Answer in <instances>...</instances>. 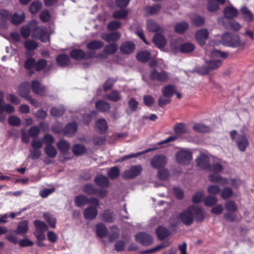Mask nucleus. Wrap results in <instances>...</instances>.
<instances>
[{"mask_svg": "<svg viewBox=\"0 0 254 254\" xmlns=\"http://www.w3.org/2000/svg\"><path fill=\"white\" fill-rule=\"evenodd\" d=\"M194 218L197 222H202L205 218L204 212L202 208L191 205L181 212L178 215L176 221L173 222L172 218L170 221L172 226L177 225L180 222H182L185 225L190 226L192 224Z\"/></svg>", "mask_w": 254, "mask_h": 254, "instance_id": "1", "label": "nucleus"}, {"mask_svg": "<svg viewBox=\"0 0 254 254\" xmlns=\"http://www.w3.org/2000/svg\"><path fill=\"white\" fill-rule=\"evenodd\" d=\"M206 54L211 59L206 61L203 65L197 68V72L201 74H206L210 71L218 68L222 64V60H220L219 58H226L227 57L226 53L222 52L217 50H214L211 52L207 50Z\"/></svg>", "mask_w": 254, "mask_h": 254, "instance_id": "2", "label": "nucleus"}, {"mask_svg": "<svg viewBox=\"0 0 254 254\" xmlns=\"http://www.w3.org/2000/svg\"><path fill=\"white\" fill-rule=\"evenodd\" d=\"M222 43L224 46L234 47H243L246 45V40L241 39L237 35L227 33L223 35L221 39Z\"/></svg>", "mask_w": 254, "mask_h": 254, "instance_id": "3", "label": "nucleus"}, {"mask_svg": "<svg viewBox=\"0 0 254 254\" xmlns=\"http://www.w3.org/2000/svg\"><path fill=\"white\" fill-rule=\"evenodd\" d=\"M163 97L160 98V107L166 105L171 102L170 98L176 92V88L173 85H168L162 89Z\"/></svg>", "mask_w": 254, "mask_h": 254, "instance_id": "4", "label": "nucleus"}, {"mask_svg": "<svg viewBox=\"0 0 254 254\" xmlns=\"http://www.w3.org/2000/svg\"><path fill=\"white\" fill-rule=\"evenodd\" d=\"M192 159V153L187 149H182L176 154V161L180 165H188L190 164Z\"/></svg>", "mask_w": 254, "mask_h": 254, "instance_id": "5", "label": "nucleus"}, {"mask_svg": "<svg viewBox=\"0 0 254 254\" xmlns=\"http://www.w3.org/2000/svg\"><path fill=\"white\" fill-rule=\"evenodd\" d=\"M32 37L40 40L43 43H47L50 41L46 28L43 26H35L32 30Z\"/></svg>", "mask_w": 254, "mask_h": 254, "instance_id": "6", "label": "nucleus"}, {"mask_svg": "<svg viewBox=\"0 0 254 254\" xmlns=\"http://www.w3.org/2000/svg\"><path fill=\"white\" fill-rule=\"evenodd\" d=\"M142 171V167L140 165H135L130 167V168L124 172L123 174V177L125 179H133L139 175Z\"/></svg>", "mask_w": 254, "mask_h": 254, "instance_id": "7", "label": "nucleus"}, {"mask_svg": "<svg viewBox=\"0 0 254 254\" xmlns=\"http://www.w3.org/2000/svg\"><path fill=\"white\" fill-rule=\"evenodd\" d=\"M135 240L143 246H149L153 243L152 236L145 232H140L135 236Z\"/></svg>", "mask_w": 254, "mask_h": 254, "instance_id": "8", "label": "nucleus"}, {"mask_svg": "<svg viewBox=\"0 0 254 254\" xmlns=\"http://www.w3.org/2000/svg\"><path fill=\"white\" fill-rule=\"evenodd\" d=\"M147 28L149 31L156 32L153 38V42L156 47L159 48V25L153 20H148L147 21Z\"/></svg>", "mask_w": 254, "mask_h": 254, "instance_id": "9", "label": "nucleus"}, {"mask_svg": "<svg viewBox=\"0 0 254 254\" xmlns=\"http://www.w3.org/2000/svg\"><path fill=\"white\" fill-rule=\"evenodd\" d=\"M169 234V231L167 228L160 226V249L170 245L171 242L167 238Z\"/></svg>", "mask_w": 254, "mask_h": 254, "instance_id": "10", "label": "nucleus"}, {"mask_svg": "<svg viewBox=\"0 0 254 254\" xmlns=\"http://www.w3.org/2000/svg\"><path fill=\"white\" fill-rule=\"evenodd\" d=\"M30 91V84L28 82L25 81L20 84L18 88V95L27 100L32 103V99L29 95Z\"/></svg>", "mask_w": 254, "mask_h": 254, "instance_id": "11", "label": "nucleus"}, {"mask_svg": "<svg viewBox=\"0 0 254 254\" xmlns=\"http://www.w3.org/2000/svg\"><path fill=\"white\" fill-rule=\"evenodd\" d=\"M196 162L198 167L202 169L208 170L209 166V157L204 153H200L196 159Z\"/></svg>", "mask_w": 254, "mask_h": 254, "instance_id": "12", "label": "nucleus"}, {"mask_svg": "<svg viewBox=\"0 0 254 254\" xmlns=\"http://www.w3.org/2000/svg\"><path fill=\"white\" fill-rule=\"evenodd\" d=\"M208 36L209 32L208 30L206 28H202L196 32V40L199 45L203 46L205 44Z\"/></svg>", "mask_w": 254, "mask_h": 254, "instance_id": "13", "label": "nucleus"}, {"mask_svg": "<svg viewBox=\"0 0 254 254\" xmlns=\"http://www.w3.org/2000/svg\"><path fill=\"white\" fill-rule=\"evenodd\" d=\"M77 130V124L75 122L69 123L63 128V134L68 137L75 135Z\"/></svg>", "mask_w": 254, "mask_h": 254, "instance_id": "14", "label": "nucleus"}, {"mask_svg": "<svg viewBox=\"0 0 254 254\" xmlns=\"http://www.w3.org/2000/svg\"><path fill=\"white\" fill-rule=\"evenodd\" d=\"M135 45L131 41H126L123 43L120 48V52L123 54L129 55L133 53Z\"/></svg>", "mask_w": 254, "mask_h": 254, "instance_id": "15", "label": "nucleus"}, {"mask_svg": "<svg viewBox=\"0 0 254 254\" xmlns=\"http://www.w3.org/2000/svg\"><path fill=\"white\" fill-rule=\"evenodd\" d=\"M37 24L38 23L36 20H32L29 21L27 25L22 26L20 28L21 36L25 39L28 38L30 35L31 28L37 25Z\"/></svg>", "mask_w": 254, "mask_h": 254, "instance_id": "16", "label": "nucleus"}, {"mask_svg": "<svg viewBox=\"0 0 254 254\" xmlns=\"http://www.w3.org/2000/svg\"><path fill=\"white\" fill-rule=\"evenodd\" d=\"M83 214L85 219L91 220L97 217L98 210L95 206H89L84 209Z\"/></svg>", "mask_w": 254, "mask_h": 254, "instance_id": "17", "label": "nucleus"}, {"mask_svg": "<svg viewBox=\"0 0 254 254\" xmlns=\"http://www.w3.org/2000/svg\"><path fill=\"white\" fill-rule=\"evenodd\" d=\"M58 65L61 67L68 66L70 63V57L65 54L58 55L56 58Z\"/></svg>", "mask_w": 254, "mask_h": 254, "instance_id": "18", "label": "nucleus"}, {"mask_svg": "<svg viewBox=\"0 0 254 254\" xmlns=\"http://www.w3.org/2000/svg\"><path fill=\"white\" fill-rule=\"evenodd\" d=\"M101 220L106 223H112L115 220V215L110 209H107L101 214Z\"/></svg>", "mask_w": 254, "mask_h": 254, "instance_id": "19", "label": "nucleus"}, {"mask_svg": "<svg viewBox=\"0 0 254 254\" xmlns=\"http://www.w3.org/2000/svg\"><path fill=\"white\" fill-rule=\"evenodd\" d=\"M32 89L34 93L39 95H43L46 92V87L42 86L37 80H33L31 83Z\"/></svg>", "mask_w": 254, "mask_h": 254, "instance_id": "20", "label": "nucleus"}, {"mask_svg": "<svg viewBox=\"0 0 254 254\" xmlns=\"http://www.w3.org/2000/svg\"><path fill=\"white\" fill-rule=\"evenodd\" d=\"M95 184L102 188H107L109 184L108 178L102 174L96 176L94 179Z\"/></svg>", "mask_w": 254, "mask_h": 254, "instance_id": "21", "label": "nucleus"}, {"mask_svg": "<svg viewBox=\"0 0 254 254\" xmlns=\"http://www.w3.org/2000/svg\"><path fill=\"white\" fill-rule=\"evenodd\" d=\"M103 40L106 42H117L121 38V34L119 32H114L110 33L103 34L101 35Z\"/></svg>", "mask_w": 254, "mask_h": 254, "instance_id": "22", "label": "nucleus"}, {"mask_svg": "<svg viewBox=\"0 0 254 254\" xmlns=\"http://www.w3.org/2000/svg\"><path fill=\"white\" fill-rule=\"evenodd\" d=\"M95 107L97 110L103 113L107 112L111 109L110 104L103 100L97 101Z\"/></svg>", "mask_w": 254, "mask_h": 254, "instance_id": "23", "label": "nucleus"}, {"mask_svg": "<svg viewBox=\"0 0 254 254\" xmlns=\"http://www.w3.org/2000/svg\"><path fill=\"white\" fill-rule=\"evenodd\" d=\"M236 142L238 148L241 151H244L249 145V142L246 136L243 134L238 135Z\"/></svg>", "mask_w": 254, "mask_h": 254, "instance_id": "24", "label": "nucleus"}, {"mask_svg": "<svg viewBox=\"0 0 254 254\" xmlns=\"http://www.w3.org/2000/svg\"><path fill=\"white\" fill-rule=\"evenodd\" d=\"M210 182L212 183H220L221 185H225L229 183V181L225 178H223L218 174H212L208 176Z\"/></svg>", "mask_w": 254, "mask_h": 254, "instance_id": "25", "label": "nucleus"}, {"mask_svg": "<svg viewBox=\"0 0 254 254\" xmlns=\"http://www.w3.org/2000/svg\"><path fill=\"white\" fill-rule=\"evenodd\" d=\"M155 149H157V148H148V149H147L145 150H143V151H142L141 152H138L137 153H132V154H129V155H125V156H123L122 157L119 158L117 161V162H122L123 161H124L125 160H127V159H131V158H134V157H136L140 155H143V154H144L146 153H148L149 152H150L153 150H154Z\"/></svg>", "mask_w": 254, "mask_h": 254, "instance_id": "26", "label": "nucleus"}, {"mask_svg": "<svg viewBox=\"0 0 254 254\" xmlns=\"http://www.w3.org/2000/svg\"><path fill=\"white\" fill-rule=\"evenodd\" d=\"M96 234L101 238L105 237L108 234V230L104 224L99 223L96 225Z\"/></svg>", "mask_w": 254, "mask_h": 254, "instance_id": "27", "label": "nucleus"}, {"mask_svg": "<svg viewBox=\"0 0 254 254\" xmlns=\"http://www.w3.org/2000/svg\"><path fill=\"white\" fill-rule=\"evenodd\" d=\"M57 147L63 154H66L70 149V145L66 140L61 139L57 143Z\"/></svg>", "mask_w": 254, "mask_h": 254, "instance_id": "28", "label": "nucleus"}, {"mask_svg": "<svg viewBox=\"0 0 254 254\" xmlns=\"http://www.w3.org/2000/svg\"><path fill=\"white\" fill-rule=\"evenodd\" d=\"M69 56L76 61H80L84 59V52L80 49H74L70 52Z\"/></svg>", "mask_w": 254, "mask_h": 254, "instance_id": "29", "label": "nucleus"}, {"mask_svg": "<svg viewBox=\"0 0 254 254\" xmlns=\"http://www.w3.org/2000/svg\"><path fill=\"white\" fill-rule=\"evenodd\" d=\"M104 42L99 40H92L86 44V48L89 50H99L103 47Z\"/></svg>", "mask_w": 254, "mask_h": 254, "instance_id": "30", "label": "nucleus"}, {"mask_svg": "<svg viewBox=\"0 0 254 254\" xmlns=\"http://www.w3.org/2000/svg\"><path fill=\"white\" fill-rule=\"evenodd\" d=\"M28 231V223L26 220H23L19 222L17 225L15 232L18 235L26 234Z\"/></svg>", "mask_w": 254, "mask_h": 254, "instance_id": "31", "label": "nucleus"}, {"mask_svg": "<svg viewBox=\"0 0 254 254\" xmlns=\"http://www.w3.org/2000/svg\"><path fill=\"white\" fill-rule=\"evenodd\" d=\"M97 188L91 183H87L82 187V191L86 194L92 195L97 193Z\"/></svg>", "mask_w": 254, "mask_h": 254, "instance_id": "32", "label": "nucleus"}, {"mask_svg": "<svg viewBox=\"0 0 254 254\" xmlns=\"http://www.w3.org/2000/svg\"><path fill=\"white\" fill-rule=\"evenodd\" d=\"M96 127L98 128V131L101 134L105 133L108 129L107 123L104 119L97 120L96 123Z\"/></svg>", "mask_w": 254, "mask_h": 254, "instance_id": "33", "label": "nucleus"}, {"mask_svg": "<svg viewBox=\"0 0 254 254\" xmlns=\"http://www.w3.org/2000/svg\"><path fill=\"white\" fill-rule=\"evenodd\" d=\"M74 202L76 206L81 207L84 204H88V198L83 194L78 195L75 197Z\"/></svg>", "mask_w": 254, "mask_h": 254, "instance_id": "34", "label": "nucleus"}, {"mask_svg": "<svg viewBox=\"0 0 254 254\" xmlns=\"http://www.w3.org/2000/svg\"><path fill=\"white\" fill-rule=\"evenodd\" d=\"M118 49V45L116 43H112L105 46L103 52L106 55H111L115 54Z\"/></svg>", "mask_w": 254, "mask_h": 254, "instance_id": "35", "label": "nucleus"}, {"mask_svg": "<svg viewBox=\"0 0 254 254\" xmlns=\"http://www.w3.org/2000/svg\"><path fill=\"white\" fill-rule=\"evenodd\" d=\"M241 14L246 21L251 22L254 20V15L251 11L246 6H244L240 9Z\"/></svg>", "mask_w": 254, "mask_h": 254, "instance_id": "36", "label": "nucleus"}, {"mask_svg": "<svg viewBox=\"0 0 254 254\" xmlns=\"http://www.w3.org/2000/svg\"><path fill=\"white\" fill-rule=\"evenodd\" d=\"M86 149L84 145L80 144H75L72 148V151L77 156L83 155L85 153Z\"/></svg>", "mask_w": 254, "mask_h": 254, "instance_id": "37", "label": "nucleus"}, {"mask_svg": "<svg viewBox=\"0 0 254 254\" xmlns=\"http://www.w3.org/2000/svg\"><path fill=\"white\" fill-rule=\"evenodd\" d=\"M136 59L142 63L148 62L150 58V54L147 51L139 52L136 56Z\"/></svg>", "mask_w": 254, "mask_h": 254, "instance_id": "38", "label": "nucleus"}, {"mask_svg": "<svg viewBox=\"0 0 254 254\" xmlns=\"http://www.w3.org/2000/svg\"><path fill=\"white\" fill-rule=\"evenodd\" d=\"M42 3L38 0L33 1L30 5L29 10L31 13H37L42 8Z\"/></svg>", "mask_w": 254, "mask_h": 254, "instance_id": "39", "label": "nucleus"}, {"mask_svg": "<svg viewBox=\"0 0 254 254\" xmlns=\"http://www.w3.org/2000/svg\"><path fill=\"white\" fill-rule=\"evenodd\" d=\"M225 16L227 18H232L237 15L238 11L232 6L226 7L224 10Z\"/></svg>", "mask_w": 254, "mask_h": 254, "instance_id": "40", "label": "nucleus"}, {"mask_svg": "<svg viewBox=\"0 0 254 254\" xmlns=\"http://www.w3.org/2000/svg\"><path fill=\"white\" fill-rule=\"evenodd\" d=\"M128 11L124 8L115 11L113 13V17L115 19H125L128 15Z\"/></svg>", "mask_w": 254, "mask_h": 254, "instance_id": "41", "label": "nucleus"}, {"mask_svg": "<svg viewBox=\"0 0 254 254\" xmlns=\"http://www.w3.org/2000/svg\"><path fill=\"white\" fill-rule=\"evenodd\" d=\"M46 155L50 158H55L57 154L56 148L51 144H47L45 147Z\"/></svg>", "mask_w": 254, "mask_h": 254, "instance_id": "42", "label": "nucleus"}, {"mask_svg": "<svg viewBox=\"0 0 254 254\" xmlns=\"http://www.w3.org/2000/svg\"><path fill=\"white\" fill-rule=\"evenodd\" d=\"M179 50L182 53H190L194 50V46L190 43H185L180 45Z\"/></svg>", "mask_w": 254, "mask_h": 254, "instance_id": "43", "label": "nucleus"}, {"mask_svg": "<svg viewBox=\"0 0 254 254\" xmlns=\"http://www.w3.org/2000/svg\"><path fill=\"white\" fill-rule=\"evenodd\" d=\"M34 225L37 232H45L48 229L47 224L41 220H35L34 221Z\"/></svg>", "mask_w": 254, "mask_h": 254, "instance_id": "44", "label": "nucleus"}, {"mask_svg": "<svg viewBox=\"0 0 254 254\" xmlns=\"http://www.w3.org/2000/svg\"><path fill=\"white\" fill-rule=\"evenodd\" d=\"M43 217L50 227L53 228H56V219L52 214L49 212L44 213Z\"/></svg>", "mask_w": 254, "mask_h": 254, "instance_id": "45", "label": "nucleus"}, {"mask_svg": "<svg viewBox=\"0 0 254 254\" xmlns=\"http://www.w3.org/2000/svg\"><path fill=\"white\" fill-rule=\"evenodd\" d=\"M189 25L187 22H182L177 23L175 27V31L178 33L183 34L189 28Z\"/></svg>", "mask_w": 254, "mask_h": 254, "instance_id": "46", "label": "nucleus"}, {"mask_svg": "<svg viewBox=\"0 0 254 254\" xmlns=\"http://www.w3.org/2000/svg\"><path fill=\"white\" fill-rule=\"evenodd\" d=\"M24 19L25 15L24 14L19 15L17 13H15L11 17V22L15 25H17L23 22Z\"/></svg>", "mask_w": 254, "mask_h": 254, "instance_id": "47", "label": "nucleus"}, {"mask_svg": "<svg viewBox=\"0 0 254 254\" xmlns=\"http://www.w3.org/2000/svg\"><path fill=\"white\" fill-rule=\"evenodd\" d=\"M221 197L222 199L226 200L233 196V191L229 187L224 188L221 191Z\"/></svg>", "mask_w": 254, "mask_h": 254, "instance_id": "48", "label": "nucleus"}, {"mask_svg": "<svg viewBox=\"0 0 254 254\" xmlns=\"http://www.w3.org/2000/svg\"><path fill=\"white\" fill-rule=\"evenodd\" d=\"M192 129L196 132L201 133L207 132L210 130L209 127L200 123L194 124Z\"/></svg>", "mask_w": 254, "mask_h": 254, "instance_id": "49", "label": "nucleus"}, {"mask_svg": "<svg viewBox=\"0 0 254 254\" xmlns=\"http://www.w3.org/2000/svg\"><path fill=\"white\" fill-rule=\"evenodd\" d=\"M174 130L175 133L177 135H182L187 132V129L185 127V125L183 123L177 124L174 127Z\"/></svg>", "mask_w": 254, "mask_h": 254, "instance_id": "50", "label": "nucleus"}, {"mask_svg": "<svg viewBox=\"0 0 254 254\" xmlns=\"http://www.w3.org/2000/svg\"><path fill=\"white\" fill-rule=\"evenodd\" d=\"M24 47L29 51H34L36 50L38 47V43L32 40H27L24 43Z\"/></svg>", "mask_w": 254, "mask_h": 254, "instance_id": "51", "label": "nucleus"}, {"mask_svg": "<svg viewBox=\"0 0 254 254\" xmlns=\"http://www.w3.org/2000/svg\"><path fill=\"white\" fill-rule=\"evenodd\" d=\"M107 98L112 101L117 102L121 100V96L119 91L113 90L107 95Z\"/></svg>", "mask_w": 254, "mask_h": 254, "instance_id": "52", "label": "nucleus"}, {"mask_svg": "<svg viewBox=\"0 0 254 254\" xmlns=\"http://www.w3.org/2000/svg\"><path fill=\"white\" fill-rule=\"evenodd\" d=\"M35 59L33 57L27 58L24 63V68L26 70L30 71L33 68H35Z\"/></svg>", "mask_w": 254, "mask_h": 254, "instance_id": "53", "label": "nucleus"}, {"mask_svg": "<svg viewBox=\"0 0 254 254\" xmlns=\"http://www.w3.org/2000/svg\"><path fill=\"white\" fill-rule=\"evenodd\" d=\"M47 61L45 59H40L37 62L35 61V69L36 71H40L47 66Z\"/></svg>", "mask_w": 254, "mask_h": 254, "instance_id": "54", "label": "nucleus"}, {"mask_svg": "<svg viewBox=\"0 0 254 254\" xmlns=\"http://www.w3.org/2000/svg\"><path fill=\"white\" fill-rule=\"evenodd\" d=\"M112 229L114 230L108 237V240L110 242H112L116 239L119 238L120 236L119 230L117 226H113Z\"/></svg>", "mask_w": 254, "mask_h": 254, "instance_id": "55", "label": "nucleus"}, {"mask_svg": "<svg viewBox=\"0 0 254 254\" xmlns=\"http://www.w3.org/2000/svg\"><path fill=\"white\" fill-rule=\"evenodd\" d=\"M107 174L110 179H115L119 176L120 170L117 166L113 167L110 169Z\"/></svg>", "mask_w": 254, "mask_h": 254, "instance_id": "56", "label": "nucleus"}, {"mask_svg": "<svg viewBox=\"0 0 254 254\" xmlns=\"http://www.w3.org/2000/svg\"><path fill=\"white\" fill-rule=\"evenodd\" d=\"M217 198L216 196L208 195L205 198L204 203L206 206H211L216 204L217 202Z\"/></svg>", "mask_w": 254, "mask_h": 254, "instance_id": "57", "label": "nucleus"}, {"mask_svg": "<svg viewBox=\"0 0 254 254\" xmlns=\"http://www.w3.org/2000/svg\"><path fill=\"white\" fill-rule=\"evenodd\" d=\"M224 26L230 30L238 31L241 28V25L235 21H230L227 24H224Z\"/></svg>", "mask_w": 254, "mask_h": 254, "instance_id": "58", "label": "nucleus"}, {"mask_svg": "<svg viewBox=\"0 0 254 254\" xmlns=\"http://www.w3.org/2000/svg\"><path fill=\"white\" fill-rule=\"evenodd\" d=\"M225 207L227 210L234 212L237 210L238 206L236 202L233 200H228L225 203Z\"/></svg>", "mask_w": 254, "mask_h": 254, "instance_id": "59", "label": "nucleus"}, {"mask_svg": "<svg viewBox=\"0 0 254 254\" xmlns=\"http://www.w3.org/2000/svg\"><path fill=\"white\" fill-rule=\"evenodd\" d=\"M191 22L194 26L200 27L204 24V19L202 16L195 15L191 18Z\"/></svg>", "mask_w": 254, "mask_h": 254, "instance_id": "60", "label": "nucleus"}, {"mask_svg": "<svg viewBox=\"0 0 254 254\" xmlns=\"http://www.w3.org/2000/svg\"><path fill=\"white\" fill-rule=\"evenodd\" d=\"M8 122L10 126L13 127H18L21 124V120L17 116H11L9 117Z\"/></svg>", "mask_w": 254, "mask_h": 254, "instance_id": "61", "label": "nucleus"}, {"mask_svg": "<svg viewBox=\"0 0 254 254\" xmlns=\"http://www.w3.org/2000/svg\"><path fill=\"white\" fill-rule=\"evenodd\" d=\"M145 11L149 15L156 14L159 11V4H155L153 6H147L145 8Z\"/></svg>", "mask_w": 254, "mask_h": 254, "instance_id": "62", "label": "nucleus"}, {"mask_svg": "<svg viewBox=\"0 0 254 254\" xmlns=\"http://www.w3.org/2000/svg\"><path fill=\"white\" fill-rule=\"evenodd\" d=\"M64 109L62 108L52 107L51 110V114L54 117L62 116L64 113Z\"/></svg>", "mask_w": 254, "mask_h": 254, "instance_id": "63", "label": "nucleus"}, {"mask_svg": "<svg viewBox=\"0 0 254 254\" xmlns=\"http://www.w3.org/2000/svg\"><path fill=\"white\" fill-rule=\"evenodd\" d=\"M121 26V22L119 21L113 20L110 22L107 25L109 30L113 31L119 29Z\"/></svg>", "mask_w": 254, "mask_h": 254, "instance_id": "64", "label": "nucleus"}]
</instances>
